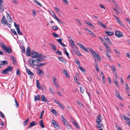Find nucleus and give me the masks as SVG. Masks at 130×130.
Masks as SVG:
<instances>
[{
  "label": "nucleus",
  "instance_id": "obj_1",
  "mask_svg": "<svg viewBox=\"0 0 130 130\" xmlns=\"http://www.w3.org/2000/svg\"><path fill=\"white\" fill-rule=\"evenodd\" d=\"M31 57L33 58H37L36 59H30L28 60V61L30 66L33 64V63H37L42 62L44 60V57L43 55L37 52L32 51L31 53Z\"/></svg>",
  "mask_w": 130,
  "mask_h": 130
},
{
  "label": "nucleus",
  "instance_id": "obj_2",
  "mask_svg": "<svg viewBox=\"0 0 130 130\" xmlns=\"http://www.w3.org/2000/svg\"><path fill=\"white\" fill-rule=\"evenodd\" d=\"M77 44L82 50H84L85 52H89L88 51H90L93 57L95 58L96 57L98 59L100 60H101V57L99 54L96 52L94 51L92 48H89L88 50L87 48L85 47L83 45L80 43L78 42L77 43Z\"/></svg>",
  "mask_w": 130,
  "mask_h": 130
},
{
  "label": "nucleus",
  "instance_id": "obj_3",
  "mask_svg": "<svg viewBox=\"0 0 130 130\" xmlns=\"http://www.w3.org/2000/svg\"><path fill=\"white\" fill-rule=\"evenodd\" d=\"M0 45L3 50H5L7 52L10 53L12 52V50L10 47H7L3 43H1Z\"/></svg>",
  "mask_w": 130,
  "mask_h": 130
},
{
  "label": "nucleus",
  "instance_id": "obj_4",
  "mask_svg": "<svg viewBox=\"0 0 130 130\" xmlns=\"http://www.w3.org/2000/svg\"><path fill=\"white\" fill-rule=\"evenodd\" d=\"M99 38L103 44L105 46L106 50L109 52L111 53V50L108 44L105 41V40L101 37H99Z\"/></svg>",
  "mask_w": 130,
  "mask_h": 130
},
{
  "label": "nucleus",
  "instance_id": "obj_5",
  "mask_svg": "<svg viewBox=\"0 0 130 130\" xmlns=\"http://www.w3.org/2000/svg\"><path fill=\"white\" fill-rule=\"evenodd\" d=\"M120 117L122 119L126 121L127 124L130 126V119L128 117L125 116L124 114H121L120 115Z\"/></svg>",
  "mask_w": 130,
  "mask_h": 130
},
{
  "label": "nucleus",
  "instance_id": "obj_6",
  "mask_svg": "<svg viewBox=\"0 0 130 130\" xmlns=\"http://www.w3.org/2000/svg\"><path fill=\"white\" fill-rule=\"evenodd\" d=\"M46 63H40L38 64H34V63H33V64L31 66L33 68L36 69L38 68V67H41L43 66L46 65Z\"/></svg>",
  "mask_w": 130,
  "mask_h": 130
},
{
  "label": "nucleus",
  "instance_id": "obj_7",
  "mask_svg": "<svg viewBox=\"0 0 130 130\" xmlns=\"http://www.w3.org/2000/svg\"><path fill=\"white\" fill-rule=\"evenodd\" d=\"M115 36L118 38H120L123 36L122 33L119 31H116L115 32Z\"/></svg>",
  "mask_w": 130,
  "mask_h": 130
},
{
  "label": "nucleus",
  "instance_id": "obj_8",
  "mask_svg": "<svg viewBox=\"0 0 130 130\" xmlns=\"http://www.w3.org/2000/svg\"><path fill=\"white\" fill-rule=\"evenodd\" d=\"M51 122L55 128H59L58 124L55 120H51Z\"/></svg>",
  "mask_w": 130,
  "mask_h": 130
},
{
  "label": "nucleus",
  "instance_id": "obj_9",
  "mask_svg": "<svg viewBox=\"0 0 130 130\" xmlns=\"http://www.w3.org/2000/svg\"><path fill=\"white\" fill-rule=\"evenodd\" d=\"M52 12V14H53L54 15V18L57 20V21L59 22H60L62 23H63L62 22V21H61L60 20H59L57 17L56 16V15L55 14L54 12L52 11H51Z\"/></svg>",
  "mask_w": 130,
  "mask_h": 130
},
{
  "label": "nucleus",
  "instance_id": "obj_10",
  "mask_svg": "<svg viewBox=\"0 0 130 130\" xmlns=\"http://www.w3.org/2000/svg\"><path fill=\"white\" fill-rule=\"evenodd\" d=\"M7 20L8 22L10 23H12V20L11 17L9 13H7L6 15Z\"/></svg>",
  "mask_w": 130,
  "mask_h": 130
},
{
  "label": "nucleus",
  "instance_id": "obj_11",
  "mask_svg": "<svg viewBox=\"0 0 130 130\" xmlns=\"http://www.w3.org/2000/svg\"><path fill=\"white\" fill-rule=\"evenodd\" d=\"M101 117H102L100 114H99L97 117V118L96 120V122L97 123H100L101 122Z\"/></svg>",
  "mask_w": 130,
  "mask_h": 130
},
{
  "label": "nucleus",
  "instance_id": "obj_12",
  "mask_svg": "<svg viewBox=\"0 0 130 130\" xmlns=\"http://www.w3.org/2000/svg\"><path fill=\"white\" fill-rule=\"evenodd\" d=\"M30 48V47H28L26 49V55L27 56H29L31 55Z\"/></svg>",
  "mask_w": 130,
  "mask_h": 130
},
{
  "label": "nucleus",
  "instance_id": "obj_13",
  "mask_svg": "<svg viewBox=\"0 0 130 130\" xmlns=\"http://www.w3.org/2000/svg\"><path fill=\"white\" fill-rule=\"evenodd\" d=\"M51 46L52 49L54 51H56V50L57 47L56 45L52 43H50L49 44Z\"/></svg>",
  "mask_w": 130,
  "mask_h": 130
},
{
  "label": "nucleus",
  "instance_id": "obj_14",
  "mask_svg": "<svg viewBox=\"0 0 130 130\" xmlns=\"http://www.w3.org/2000/svg\"><path fill=\"white\" fill-rule=\"evenodd\" d=\"M54 102L56 103L57 104L59 105L61 108L63 109H64V108L63 106L57 100H54Z\"/></svg>",
  "mask_w": 130,
  "mask_h": 130
},
{
  "label": "nucleus",
  "instance_id": "obj_15",
  "mask_svg": "<svg viewBox=\"0 0 130 130\" xmlns=\"http://www.w3.org/2000/svg\"><path fill=\"white\" fill-rule=\"evenodd\" d=\"M54 102L56 103L57 104L59 105L61 108L63 109H64V108L63 106L57 100H54Z\"/></svg>",
  "mask_w": 130,
  "mask_h": 130
},
{
  "label": "nucleus",
  "instance_id": "obj_16",
  "mask_svg": "<svg viewBox=\"0 0 130 130\" xmlns=\"http://www.w3.org/2000/svg\"><path fill=\"white\" fill-rule=\"evenodd\" d=\"M63 123L66 127L68 129H69L71 128V126L69 124L68 122L67 121L64 122Z\"/></svg>",
  "mask_w": 130,
  "mask_h": 130
},
{
  "label": "nucleus",
  "instance_id": "obj_17",
  "mask_svg": "<svg viewBox=\"0 0 130 130\" xmlns=\"http://www.w3.org/2000/svg\"><path fill=\"white\" fill-rule=\"evenodd\" d=\"M37 73L41 76H43V72L41 69H38Z\"/></svg>",
  "mask_w": 130,
  "mask_h": 130
},
{
  "label": "nucleus",
  "instance_id": "obj_18",
  "mask_svg": "<svg viewBox=\"0 0 130 130\" xmlns=\"http://www.w3.org/2000/svg\"><path fill=\"white\" fill-rule=\"evenodd\" d=\"M115 93L117 96L118 98L119 99L121 100H122V98L120 95V94L118 91H116L115 92Z\"/></svg>",
  "mask_w": 130,
  "mask_h": 130
},
{
  "label": "nucleus",
  "instance_id": "obj_19",
  "mask_svg": "<svg viewBox=\"0 0 130 130\" xmlns=\"http://www.w3.org/2000/svg\"><path fill=\"white\" fill-rule=\"evenodd\" d=\"M1 23L4 25H5L7 24V21L4 16L3 17L1 21Z\"/></svg>",
  "mask_w": 130,
  "mask_h": 130
},
{
  "label": "nucleus",
  "instance_id": "obj_20",
  "mask_svg": "<svg viewBox=\"0 0 130 130\" xmlns=\"http://www.w3.org/2000/svg\"><path fill=\"white\" fill-rule=\"evenodd\" d=\"M63 73L65 75L66 77L68 78L70 77V76L68 74V72L65 69L64 70Z\"/></svg>",
  "mask_w": 130,
  "mask_h": 130
},
{
  "label": "nucleus",
  "instance_id": "obj_21",
  "mask_svg": "<svg viewBox=\"0 0 130 130\" xmlns=\"http://www.w3.org/2000/svg\"><path fill=\"white\" fill-rule=\"evenodd\" d=\"M37 123L35 121H34L31 122L29 125V128L30 127H31L33 126L37 125Z\"/></svg>",
  "mask_w": 130,
  "mask_h": 130
},
{
  "label": "nucleus",
  "instance_id": "obj_22",
  "mask_svg": "<svg viewBox=\"0 0 130 130\" xmlns=\"http://www.w3.org/2000/svg\"><path fill=\"white\" fill-rule=\"evenodd\" d=\"M98 23L101 26L104 28H105L106 27V26L103 23L100 21H98Z\"/></svg>",
  "mask_w": 130,
  "mask_h": 130
},
{
  "label": "nucleus",
  "instance_id": "obj_23",
  "mask_svg": "<svg viewBox=\"0 0 130 130\" xmlns=\"http://www.w3.org/2000/svg\"><path fill=\"white\" fill-rule=\"evenodd\" d=\"M41 101L43 102H45L47 101L46 98L45 97L44 95H42L41 96Z\"/></svg>",
  "mask_w": 130,
  "mask_h": 130
},
{
  "label": "nucleus",
  "instance_id": "obj_24",
  "mask_svg": "<svg viewBox=\"0 0 130 130\" xmlns=\"http://www.w3.org/2000/svg\"><path fill=\"white\" fill-rule=\"evenodd\" d=\"M26 70L28 75H34L33 73L31 72L29 69H26Z\"/></svg>",
  "mask_w": 130,
  "mask_h": 130
},
{
  "label": "nucleus",
  "instance_id": "obj_25",
  "mask_svg": "<svg viewBox=\"0 0 130 130\" xmlns=\"http://www.w3.org/2000/svg\"><path fill=\"white\" fill-rule=\"evenodd\" d=\"M103 126V124L102 123H97L96 124V127L97 128H102Z\"/></svg>",
  "mask_w": 130,
  "mask_h": 130
},
{
  "label": "nucleus",
  "instance_id": "obj_26",
  "mask_svg": "<svg viewBox=\"0 0 130 130\" xmlns=\"http://www.w3.org/2000/svg\"><path fill=\"white\" fill-rule=\"evenodd\" d=\"M71 45L72 48H74V49H76L77 48L75 45L74 41H72V42L71 43Z\"/></svg>",
  "mask_w": 130,
  "mask_h": 130
},
{
  "label": "nucleus",
  "instance_id": "obj_27",
  "mask_svg": "<svg viewBox=\"0 0 130 130\" xmlns=\"http://www.w3.org/2000/svg\"><path fill=\"white\" fill-rule=\"evenodd\" d=\"M114 50L117 56L118 57H120V52L115 49H114Z\"/></svg>",
  "mask_w": 130,
  "mask_h": 130
},
{
  "label": "nucleus",
  "instance_id": "obj_28",
  "mask_svg": "<svg viewBox=\"0 0 130 130\" xmlns=\"http://www.w3.org/2000/svg\"><path fill=\"white\" fill-rule=\"evenodd\" d=\"M125 87L126 92H129V88L128 84L127 83H126L125 84Z\"/></svg>",
  "mask_w": 130,
  "mask_h": 130
},
{
  "label": "nucleus",
  "instance_id": "obj_29",
  "mask_svg": "<svg viewBox=\"0 0 130 130\" xmlns=\"http://www.w3.org/2000/svg\"><path fill=\"white\" fill-rule=\"evenodd\" d=\"M39 124L42 128H43L44 127V124L42 120H41L39 122Z\"/></svg>",
  "mask_w": 130,
  "mask_h": 130
},
{
  "label": "nucleus",
  "instance_id": "obj_30",
  "mask_svg": "<svg viewBox=\"0 0 130 130\" xmlns=\"http://www.w3.org/2000/svg\"><path fill=\"white\" fill-rule=\"evenodd\" d=\"M40 96L39 94L35 96V100L36 101H39L40 99Z\"/></svg>",
  "mask_w": 130,
  "mask_h": 130
},
{
  "label": "nucleus",
  "instance_id": "obj_31",
  "mask_svg": "<svg viewBox=\"0 0 130 130\" xmlns=\"http://www.w3.org/2000/svg\"><path fill=\"white\" fill-rule=\"evenodd\" d=\"M8 73L9 72H11L13 70L12 68L10 66H9L8 68L6 69Z\"/></svg>",
  "mask_w": 130,
  "mask_h": 130
},
{
  "label": "nucleus",
  "instance_id": "obj_32",
  "mask_svg": "<svg viewBox=\"0 0 130 130\" xmlns=\"http://www.w3.org/2000/svg\"><path fill=\"white\" fill-rule=\"evenodd\" d=\"M37 88H38L39 90H41V88L40 87V84L38 80H37Z\"/></svg>",
  "mask_w": 130,
  "mask_h": 130
},
{
  "label": "nucleus",
  "instance_id": "obj_33",
  "mask_svg": "<svg viewBox=\"0 0 130 130\" xmlns=\"http://www.w3.org/2000/svg\"><path fill=\"white\" fill-rule=\"evenodd\" d=\"M105 33L109 36H112L113 35V33L112 31H105Z\"/></svg>",
  "mask_w": 130,
  "mask_h": 130
},
{
  "label": "nucleus",
  "instance_id": "obj_34",
  "mask_svg": "<svg viewBox=\"0 0 130 130\" xmlns=\"http://www.w3.org/2000/svg\"><path fill=\"white\" fill-rule=\"evenodd\" d=\"M106 52L107 53L105 54L106 56L110 61H111L112 60V59L111 56L109 55L108 54V53L107 51H106Z\"/></svg>",
  "mask_w": 130,
  "mask_h": 130
},
{
  "label": "nucleus",
  "instance_id": "obj_35",
  "mask_svg": "<svg viewBox=\"0 0 130 130\" xmlns=\"http://www.w3.org/2000/svg\"><path fill=\"white\" fill-rule=\"evenodd\" d=\"M75 52L74 51H73L74 53H75V52H76V54H77V55L79 56H82L81 54L78 52L77 48L76 49H75Z\"/></svg>",
  "mask_w": 130,
  "mask_h": 130
},
{
  "label": "nucleus",
  "instance_id": "obj_36",
  "mask_svg": "<svg viewBox=\"0 0 130 130\" xmlns=\"http://www.w3.org/2000/svg\"><path fill=\"white\" fill-rule=\"evenodd\" d=\"M8 62L6 60H4L2 61L1 62V65H6L7 64Z\"/></svg>",
  "mask_w": 130,
  "mask_h": 130
},
{
  "label": "nucleus",
  "instance_id": "obj_37",
  "mask_svg": "<svg viewBox=\"0 0 130 130\" xmlns=\"http://www.w3.org/2000/svg\"><path fill=\"white\" fill-rule=\"evenodd\" d=\"M85 22L88 25L90 26H91L93 27V28L94 27V25L92 24L90 22H87L86 21Z\"/></svg>",
  "mask_w": 130,
  "mask_h": 130
},
{
  "label": "nucleus",
  "instance_id": "obj_38",
  "mask_svg": "<svg viewBox=\"0 0 130 130\" xmlns=\"http://www.w3.org/2000/svg\"><path fill=\"white\" fill-rule=\"evenodd\" d=\"M33 1L36 4H37L40 7L42 6V5L36 0H33Z\"/></svg>",
  "mask_w": 130,
  "mask_h": 130
},
{
  "label": "nucleus",
  "instance_id": "obj_39",
  "mask_svg": "<svg viewBox=\"0 0 130 130\" xmlns=\"http://www.w3.org/2000/svg\"><path fill=\"white\" fill-rule=\"evenodd\" d=\"M58 59L61 61L65 63L66 62V61L64 60L61 57H59Z\"/></svg>",
  "mask_w": 130,
  "mask_h": 130
},
{
  "label": "nucleus",
  "instance_id": "obj_40",
  "mask_svg": "<svg viewBox=\"0 0 130 130\" xmlns=\"http://www.w3.org/2000/svg\"><path fill=\"white\" fill-rule=\"evenodd\" d=\"M79 69L83 72H85V70L84 68H83L81 66H78Z\"/></svg>",
  "mask_w": 130,
  "mask_h": 130
},
{
  "label": "nucleus",
  "instance_id": "obj_41",
  "mask_svg": "<svg viewBox=\"0 0 130 130\" xmlns=\"http://www.w3.org/2000/svg\"><path fill=\"white\" fill-rule=\"evenodd\" d=\"M29 118H28L26 120L24 121L23 122V125L24 126H26L27 124V123L28 122V121H29Z\"/></svg>",
  "mask_w": 130,
  "mask_h": 130
},
{
  "label": "nucleus",
  "instance_id": "obj_42",
  "mask_svg": "<svg viewBox=\"0 0 130 130\" xmlns=\"http://www.w3.org/2000/svg\"><path fill=\"white\" fill-rule=\"evenodd\" d=\"M52 28L53 30H57L58 29V27L57 26H52Z\"/></svg>",
  "mask_w": 130,
  "mask_h": 130
},
{
  "label": "nucleus",
  "instance_id": "obj_43",
  "mask_svg": "<svg viewBox=\"0 0 130 130\" xmlns=\"http://www.w3.org/2000/svg\"><path fill=\"white\" fill-rule=\"evenodd\" d=\"M14 26L16 28V29L17 30L18 29H18H20L19 25H17L16 23L15 22H14Z\"/></svg>",
  "mask_w": 130,
  "mask_h": 130
},
{
  "label": "nucleus",
  "instance_id": "obj_44",
  "mask_svg": "<svg viewBox=\"0 0 130 130\" xmlns=\"http://www.w3.org/2000/svg\"><path fill=\"white\" fill-rule=\"evenodd\" d=\"M111 68L113 72L116 71V69L114 66L113 65H111Z\"/></svg>",
  "mask_w": 130,
  "mask_h": 130
},
{
  "label": "nucleus",
  "instance_id": "obj_45",
  "mask_svg": "<svg viewBox=\"0 0 130 130\" xmlns=\"http://www.w3.org/2000/svg\"><path fill=\"white\" fill-rule=\"evenodd\" d=\"M41 90H42V91L44 92H45L46 91V88L44 86H42L41 87Z\"/></svg>",
  "mask_w": 130,
  "mask_h": 130
},
{
  "label": "nucleus",
  "instance_id": "obj_46",
  "mask_svg": "<svg viewBox=\"0 0 130 130\" xmlns=\"http://www.w3.org/2000/svg\"><path fill=\"white\" fill-rule=\"evenodd\" d=\"M73 123L74 124V125L76 127L78 128H80L79 126L76 122L75 121H74L73 122Z\"/></svg>",
  "mask_w": 130,
  "mask_h": 130
},
{
  "label": "nucleus",
  "instance_id": "obj_47",
  "mask_svg": "<svg viewBox=\"0 0 130 130\" xmlns=\"http://www.w3.org/2000/svg\"><path fill=\"white\" fill-rule=\"evenodd\" d=\"M89 34L92 37H96V36L95 35V34L93 32L91 31L89 32Z\"/></svg>",
  "mask_w": 130,
  "mask_h": 130
},
{
  "label": "nucleus",
  "instance_id": "obj_48",
  "mask_svg": "<svg viewBox=\"0 0 130 130\" xmlns=\"http://www.w3.org/2000/svg\"><path fill=\"white\" fill-rule=\"evenodd\" d=\"M106 41L110 44H112V42L110 40V39L108 38L107 39Z\"/></svg>",
  "mask_w": 130,
  "mask_h": 130
},
{
  "label": "nucleus",
  "instance_id": "obj_49",
  "mask_svg": "<svg viewBox=\"0 0 130 130\" xmlns=\"http://www.w3.org/2000/svg\"><path fill=\"white\" fill-rule=\"evenodd\" d=\"M118 23L121 26L123 27H125V25L121 21H120Z\"/></svg>",
  "mask_w": 130,
  "mask_h": 130
},
{
  "label": "nucleus",
  "instance_id": "obj_50",
  "mask_svg": "<svg viewBox=\"0 0 130 130\" xmlns=\"http://www.w3.org/2000/svg\"><path fill=\"white\" fill-rule=\"evenodd\" d=\"M17 30V32L18 34L20 35H22V32L20 31V29H18Z\"/></svg>",
  "mask_w": 130,
  "mask_h": 130
},
{
  "label": "nucleus",
  "instance_id": "obj_51",
  "mask_svg": "<svg viewBox=\"0 0 130 130\" xmlns=\"http://www.w3.org/2000/svg\"><path fill=\"white\" fill-rule=\"evenodd\" d=\"M56 53V54L60 55H62L61 52L59 50H57Z\"/></svg>",
  "mask_w": 130,
  "mask_h": 130
},
{
  "label": "nucleus",
  "instance_id": "obj_52",
  "mask_svg": "<svg viewBox=\"0 0 130 130\" xmlns=\"http://www.w3.org/2000/svg\"><path fill=\"white\" fill-rule=\"evenodd\" d=\"M11 31L14 34V35H17V34L16 32L15 31V30L14 29H12L11 30Z\"/></svg>",
  "mask_w": 130,
  "mask_h": 130
},
{
  "label": "nucleus",
  "instance_id": "obj_53",
  "mask_svg": "<svg viewBox=\"0 0 130 130\" xmlns=\"http://www.w3.org/2000/svg\"><path fill=\"white\" fill-rule=\"evenodd\" d=\"M16 73L17 75H20V71L19 69H17Z\"/></svg>",
  "mask_w": 130,
  "mask_h": 130
},
{
  "label": "nucleus",
  "instance_id": "obj_54",
  "mask_svg": "<svg viewBox=\"0 0 130 130\" xmlns=\"http://www.w3.org/2000/svg\"><path fill=\"white\" fill-rule=\"evenodd\" d=\"M51 111L52 113L54 114H56V111L54 109H51Z\"/></svg>",
  "mask_w": 130,
  "mask_h": 130
},
{
  "label": "nucleus",
  "instance_id": "obj_55",
  "mask_svg": "<svg viewBox=\"0 0 130 130\" xmlns=\"http://www.w3.org/2000/svg\"><path fill=\"white\" fill-rule=\"evenodd\" d=\"M1 73L3 74H5L6 73H8L7 71L5 69L4 70H3L2 72H1Z\"/></svg>",
  "mask_w": 130,
  "mask_h": 130
},
{
  "label": "nucleus",
  "instance_id": "obj_56",
  "mask_svg": "<svg viewBox=\"0 0 130 130\" xmlns=\"http://www.w3.org/2000/svg\"><path fill=\"white\" fill-rule=\"evenodd\" d=\"M52 34L53 36L55 37H59V35L55 32L53 33Z\"/></svg>",
  "mask_w": 130,
  "mask_h": 130
},
{
  "label": "nucleus",
  "instance_id": "obj_57",
  "mask_svg": "<svg viewBox=\"0 0 130 130\" xmlns=\"http://www.w3.org/2000/svg\"><path fill=\"white\" fill-rule=\"evenodd\" d=\"M75 62L77 65H79L80 63L77 59H75Z\"/></svg>",
  "mask_w": 130,
  "mask_h": 130
},
{
  "label": "nucleus",
  "instance_id": "obj_58",
  "mask_svg": "<svg viewBox=\"0 0 130 130\" xmlns=\"http://www.w3.org/2000/svg\"><path fill=\"white\" fill-rule=\"evenodd\" d=\"M21 48L22 49V52L23 53H24L25 52V49L24 47L23 46H22L21 47Z\"/></svg>",
  "mask_w": 130,
  "mask_h": 130
},
{
  "label": "nucleus",
  "instance_id": "obj_59",
  "mask_svg": "<svg viewBox=\"0 0 130 130\" xmlns=\"http://www.w3.org/2000/svg\"><path fill=\"white\" fill-rule=\"evenodd\" d=\"M4 10V8L2 6H0V11L2 12Z\"/></svg>",
  "mask_w": 130,
  "mask_h": 130
},
{
  "label": "nucleus",
  "instance_id": "obj_60",
  "mask_svg": "<svg viewBox=\"0 0 130 130\" xmlns=\"http://www.w3.org/2000/svg\"><path fill=\"white\" fill-rule=\"evenodd\" d=\"M80 92L82 93H83L84 92V90L82 88V87H80Z\"/></svg>",
  "mask_w": 130,
  "mask_h": 130
},
{
  "label": "nucleus",
  "instance_id": "obj_61",
  "mask_svg": "<svg viewBox=\"0 0 130 130\" xmlns=\"http://www.w3.org/2000/svg\"><path fill=\"white\" fill-rule=\"evenodd\" d=\"M32 13L33 14V16L34 17H35L36 15V11L34 10H33L32 11Z\"/></svg>",
  "mask_w": 130,
  "mask_h": 130
},
{
  "label": "nucleus",
  "instance_id": "obj_62",
  "mask_svg": "<svg viewBox=\"0 0 130 130\" xmlns=\"http://www.w3.org/2000/svg\"><path fill=\"white\" fill-rule=\"evenodd\" d=\"M113 82L115 83V84H116V85L118 87H119V85L118 83V81L117 80H114Z\"/></svg>",
  "mask_w": 130,
  "mask_h": 130
},
{
  "label": "nucleus",
  "instance_id": "obj_63",
  "mask_svg": "<svg viewBox=\"0 0 130 130\" xmlns=\"http://www.w3.org/2000/svg\"><path fill=\"white\" fill-rule=\"evenodd\" d=\"M49 90L50 91V92L52 94H54V91L51 88H49Z\"/></svg>",
  "mask_w": 130,
  "mask_h": 130
},
{
  "label": "nucleus",
  "instance_id": "obj_64",
  "mask_svg": "<svg viewBox=\"0 0 130 130\" xmlns=\"http://www.w3.org/2000/svg\"><path fill=\"white\" fill-rule=\"evenodd\" d=\"M126 56L128 58H130V55H129V52H127L126 54Z\"/></svg>",
  "mask_w": 130,
  "mask_h": 130
}]
</instances>
